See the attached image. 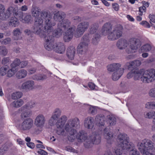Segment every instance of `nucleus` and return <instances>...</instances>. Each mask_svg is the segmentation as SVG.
I'll use <instances>...</instances> for the list:
<instances>
[{
    "mask_svg": "<svg viewBox=\"0 0 155 155\" xmlns=\"http://www.w3.org/2000/svg\"><path fill=\"white\" fill-rule=\"evenodd\" d=\"M41 16L45 17L46 21H45V25L43 28V21L39 19L35 23V27L34 28L35 34L39 35L41 38L45 39V42L44 46L45 48L48 51H50L53 48V44L54 43V37L59 38L61 36L63 32L62 28L58 26V28L55 29L52 33L53 27L56 25L55 21L53 20L51 15H48V13L42 11Z\"/></svg>",
    "mask_w": 155,
    "mask_h": 155,
    "instance_id": "nucleus-1",
    "label": "nucleus"
},
{
    "mask_svg": "<svg viewBox=\"0 0 155 155\" xmlns=\"http://www.w3.org/2000/svg\"><path fill=\"white\" fill-rule=\"evenodd\" d=\"M66 16L65 13L62 11H58L54 14V19L56 21L59 22L58 26L63 28L64 31L63 39L65 42H68L72 39L73 36V32L75 27L74 25L71 27V22L68 19H64Z\"/></svg>",
    "mask_w": 155,
    "mask_h": 155,
    "instance_id": "nucleus-2",
    "label": "nucleus"
},
{
    "mask_svg": "<svg viewBox=\"0 0 155 155\" xmlns=\"http://www.w3.org/2000/svg\"><path fill=\"white\" fill-rule=\"evenodd\" d=\"M134 76L135 80H138L140 78L144 83L152 82L155 80V70L153 69H149L145 71L143 69L140 70L138 69H133L127 75V78H130Z\"/></svg>",
    "mask_w": 155,
    "mask_h": 155,
    "instance_id": "nucleus-3",
    "label": "nucleus"
},
{
    "mask_svg": "<svg viewBox=\"0 0 155 155\" xmlns=\"http://www.w3.org/2000/svg\"><path fill=\"white\" fill-rule=\"evenodd\" d=\"M112 25L110 23H105L101 29V34L103 35H108V39L114 41L117 39L121 36L123 33V27L120 25L115 26L113 31L110 32L112 29Z\"/></svg>",
    "mask_w": 155,
    "mask_h": 155,
    "instance_id": "nucleus-4",
    "label": "nucleus"
},
{
    "mask_svg": "<svg viewBox=\"0 0 155 155\" xmlns=\"http://www.w3.org/2000/svg\"><path fill=\"white\" fill-rule=\"evenodd\" d=\"M117 142H119L118 147L120 149H117L115 150L113 154L110 151L105 152L104 155H121L123 150H126L129 151V149L134 146V144L129 142V138L125 134H120L118 136Z\"/></svg>",
    "mask_w": 155,
    "mask_h": 155,
    "instance_id": "nucleus-5",
    "label": "nucleus"
},
{
    "mask_svg": "<svg viewBox=\"0 0 155 155\" xmlns=\"http://www.w3.org/2000/svg\"><path fill=\"white\" fill-rule=\"evenodd\" d=\"M79 122V119L76 118L68 120L66 124L65 129L69 134V135L67 137L69 141H72L74 139L75 137L74 135L76 133V130L73 129V127L76 125L78 124Z\"/></svg>",
    "mask_w": 155,
    "mask_h": 155,
    "instance_id": "nucleus-6",
    "label": "nucleus"
},
{
    "mask_svg": "<svg viewBox=\"0 0 155 155\" xmlns=\"http://www.w3.org/2000/svg\"><path fill=\"white\" fill-rule=\"evenodd\" d=\"M139 149L143 155H154L152 153L153 149L152 142L149 140L145 139L143 140Z\"/></svg>",
    "mask_w": 155,
    "mask_h": 155,
    "instance_id": "nucleus-7",
    "label": "nucleus"
},
{
    "mask_svg": "<svg viewBox=\"0 0 155 155\" xmlns=\"http://www.w3.org/2000/svg\"><path fill=\"white\" fill-rule=\"evenodd\" d=\"M101 141V136L99 134H96L95 133H93L92 135L84 143V147L86 148H90L93 144H98Z\"/></svg>",
    "mask_w": 155,
    "mask_h": 155,
    "instance_id": "nucleus-8",
    "label": "nucleus"
},
{
    "mask_svg": "<svg viewBox=\"0 0 155 155\" xmlns=\"http://www.w3.org/2000/svg\"><path fill=\"white\" fill-rule=\"evenodd\" d=\"M35 104L34 101H31L22 107L20 109L21 111H23L21 114V118H24L29 117L31 114V112L29 109L34 107Z\"/></svg>",
    "mask_w": 155,
    "mask_h": 155,
    "instance_id": "nucleus-9",
    "label": "nucleus"
},
{
    "mask_svg": "<svg viewBox=\"0 0 155 155\" xmlns=\"http://www.w3.org/2000/svg\"><path fill=\"white\" fill-rule=\"evenodd\" d=\"M67 120V118L65 116H62L56 123V125L57 129L56 133L58 135H64V126Z\"/></svg>",
    "mask_w": 155,
    "mask_h": 155,
    "instance_id": "nucleus-10",
    "label": "nucleus"
},
{
    "mask_svg": "<svg viewBox=\"0 0 155 155\" xmlns=\"http://www.w3.org/2000/svg\"><path fill=\"white\" fill-rule=\"evenodd\" d=\"M4 6L2 4H0V18L2 20H6L10 16L11 13L12 12L16 14L14 7H12L8 8L6 12L4 14Z\"/></svg>",
    "mask_w": 155,
    "mask_h": 155,
    "instance_id": "nucleus-11",
    "label": "nucleus"
},
{
    "mask_svg": "<svg viewBox=\"0 0 155 155\" xmlns=\"http://www.w3.org/2000/svg\"><path fill=\"white\" fill-rule=\"evenodd\" d=\"M130 44V48L126 50V52L128 54L133 53V50H136L141 45L140 40L137 38H132L129 41Z\"/></svg>",
    "mask_w": 155,
    "mask_h": 155,
    "instance_id": "nucleus-12",
    "label": "nucleus"
},
{
    "mask_svg": "<svg viewBox=\"0 0 155 155\" xmlns=\"http://www.w3.org/2000/svg\"><path fill=\"white\" fill-rule=\"evenodd\" d=\"M89 34L84 35L82 38L84 41L80 43L78 45L77 50L80 53H81L84 50H86L87 48L88 43L89 42Z\"/></svg>",
    "mask_w": 155,
    "mask_h": 155,
    "instance_id": "nucleus-13",
    "label": "nucleus"
},
{
    "mask_svg": "<svg viewBox=\"0 0 155 155\" xmlns=\"http://www.w3.org/2000/svg\"><path fill=\"white\" fill-rule=\"evenodd\" d=\"M40 11H41V9L39 8L36 6H33L32 7V8H31V14H32V15L33 16L35 17L36 18V19L35 20L34 25L33 26V32L35 33V32L34 31V28L35 27V23L36 21H38L39 20V19L42 20L43 21V19H44L45 21H46L45 19V17H42L41 16V12L42 11H44L45 12H47L48 13V12L45 11L44 10H42L41 11V17H39V15L40 13ZM49 14H48V15Z\"/></svg>",
    "mask_w": 155,
    "mask_h": 155,
    "instance_id": "nucleus-14",
    "label": "nucleus"
},
{
    "mask_svg": "<svg viewBox=\"0 0 155 155\" xmlns=\"http://www.w3.org/2000/svg\"><path fill=\"white\" fill-rule=\"evenodd\" d=\"M89 24V23L87 22H81L78 24L74 36L77 38L80 37L87 29Z\"/></svg>",
    "mask_w": 155,
    "mask_h": 155,
    "instance_id": "nucleus-15",
    "label": "nucleus"
},
{
    "mask_svg": "<svg viewBox=\"0 0 155 155\" xmlns=\"http://www.w3.org/2000/svg\"><path fill=\"white\" fill-rule=\"evenodd\" d=\"M33 124V120L30 118H28L24 120L22 122L21 126V130L27 131L30 130Z\"/></svg>",
    "mask_w": 155,
    "mask_h": 155,
    "instance_id": "nucleus-16",
    "label": "nucleus"
},
{
    "mask_svg": "<svg viewBox=\"0 0 155 155\" xmlns=\"http://www.w3.org/2000/svg\"><path fill=\"white\" fill-rule=\"evenodd\" d=\"M61 113V110L59 109H55L54 114L49 120V123L50 125H54L55 124L57 119L60 116Z\"/></svg>",
    "mask_w": 155,
    "mask_h": 155,
    "instance_id": "nucleus-17",
    "label": "nucleus"
},
{
    "mask_svg": "<svg viewBox=\"0 0 155 155\" xmlns=\"http://www.w3.org/2000/svg\"><path fill=\"white\" fill-rule=\"evenodd\" d=\"M45 121V118L42 115H39L36 118L35 124L37 127H42Z\"/></svg>",
    "mask_w": 155,
    "mask_h": 155,
    "instance_id": "nucleus-18",
    "label": "nucleus"
},
{
    "mask_svg": "<svg viewBox=\"0 0 155 155\" xmlns=\"http://www.w3.org/2000/svg\"><path fill=\"white\" fill-rule=\"evenodd\" d=\"M54 44H53V48L51 49H54L56 53L59 54H62L65 51V47L64 44L61 42H58L56 44V47H54Z\"/></svg>",
    "mask_w": 155,
    "mask_h": 155,
    "instance_id": "nucleus-19",
    "label": "nucleus"
},
{
    "mask_svg": "<svg viewBox=\"0 0 155 155\" xmlns=\"http://www.w3.org/2000/svg\"><path fill=\"white\" fill-rule=\"evenodd\" d=\"M75 53V49L74 46H70L68 48L66 51V55L69 59L73 60Z\"/></svg>",
    "mask_w": 155,
    "mask_h": 155,
    "instance_id": "nucleus-20",
    "label": "nucleus"
},
{
    "mask_svg": "<svg viewBox=\"0 0 155 155\" xmlns=\"http://www.w3.org/2000/svg\"><path fill=\"white\" fill-rule=\"evenodd\" d=\"M76 137L79 142H83L87 139V134L83 130H81L77 134Z\"/></svg>",
    "mask_w": 155,
    "mask_h": 155,
    "instance_id": "nucleus-21",
    "label": "nucleus"
},
{
    "mask_svg": "<svg viewBox=\"0 0 155 155\" xmlns=\"http://www.w3.org/2000/svg\"><path fill=\"white\" fill-rule=\"evenodd\" d=\"M124 68H120L118 70L114 72L112 75L113 80L114 81L118 80L122 75L124 72Z\"/></svg>",
    "mask_w": 155,
    "mask_h": 155,
    "instance_id": "nucleus-22",
    "label": "nucleus"
},
{
    "mask_svg": "<svg viewBox=\"0 0 155 155\" xmlns=\"http://www.w3.org/2000/svg\"><path fill=\"white\" fill-rule=\"evenodd\" d=\"M94 119L91 117H88L86 118L84 121V126L85 127L88 129L92 128L94 125Z\"/></svg>",
    "mask_w": 155,
    "mask_h": 155,
    "instance_id": "nucleus-23",
    "label": "nucleus"
},
{
    "mask_svg": "<svg viewBox=\"0 0 155 155\" xmlns=\"http://www.w3.org/2000/svg\"><path fill=\"white\" fill-rule=\"evenodd\" d=\"M104 116L103 115H98L96 116V117L95 120L97 122V125L100 128H101L102 127H104Z\"/></svg>",
    "mask_w": 155,
    "mask_h": 155,
    "instance_id": "nucleus-24",
    "label": "nucleus"
},
{
    "mask_svg": "<svg viewBox=\"0 0 155 155\" xmlns=\"http://www.w3.org/2000/svg\"><path fill=\"white\" fill-rule=\"evenodd\" d=\"M104 136L107 140V142L111 143V140L113 137V133L109 131V128L107 127L104 129Z\"/></svg>",
    "mask_w": 155,
    "mask_h": 155,
    "instance_id": "nucleus-25",
    "label": "nucleus"
},
{
    "mask_svg": "<svg viewBox=\"0 0 155 155\" xmlns=\"http://www.w3.org/2000/svg\"><path fill=\"white\" fill-rule=\"evenodd\" d=\"M128 45L127 41L123 38L118 40L117 43V46L118 48L120 49H124Z\"/></svg>",
    "mask_w": 155,
    "mask_h": 155,
    "instance_id": "nucleus-26",
    "label": "nucleus"
},
{
    "mask_svg": "<svg viewBox=\"0 0 155 155\" xmlns=\"http://www.w3.org/2000/svg\"><path fill=\"white\" fill-rule=\"evenodd\" d=\"M106 122L109 126H113L116 124V118L113 115H109L107 117Z\"/></svg>",
    "mask_w": 155,
    "mask_h": 155,
    "instance_id": "nucleus-27",
    "label": "nucleus"
},
{
    "mask_svg": "<svg viewBox=\"0 0 155 155\" xmlns=\"http://www.w3.org/2000/svg\"><path fill=\"white\" fill-rule=\"evenodd\" d=\"M34 84V82L33 81H27L22 84L21 87L22 89L28 91L33 88Z\"/></svg>",
    "mask_w": 155,
    "mask_h": 155,
    "instance_id": "nucleus-28",
    "label": "nucleus"
},
{
    "mask_svg": "<svg viewBox=\"0 0 155 155\" xmlns=\"http://www.w3.org/2000/svg\"><path fill=\"white\" fill-rule=\"evenodd\" d=\"M9 25L12 27H15L18 26L19 24V22L16 17L14 16L10 18V21L8 22Z\"/></svg>",
    "mask_w": 155,
    "mask_h": 155,
    "instance_id": "nucleus-29",
    "label": "nucleus"
},
{
    "mask_svg": "<svg viewBox=\"0 0 155 155\" xmlns=\"http://www.w3.org/2000/svg\"><path fill=\"white\" fill-rule=\"evenodd\" d=\"M120 66L121 65L119 63L113 64L108 65L107 68L108 71L112 72L118 70Z\"/></svg>",
    "mask_w": 155,
    "mask_h": 155,
    "instance_id": "nucleus-30",
    "label": "nucleus"
},
{
    "mask_svg": "<svg viewBox=\"0 0 155 155\" xmlns=\"http://www.w3.org/2000/svg\"><path fill=\"white\" fill-rule=\"evenodd\" d=\"M141 63V62L140 61L135 60L130 63L128 66V69L130 70L132 68H133V69H137V67L140 66Z\"/></svg>",
    "mask_w": 155,
    "mask_h": 155,
    "instance_id": "nucleus-31",
    "label": "nucleus"
},
{
    "mask_svg": "<svg viewBox=\"0 0 155 155\" xmlns=\"http://www.w3.org/2000/svg\"><path fill=\"white\" fill-rule=\"evenodd\" d=\"M13 33L15 36L14 39L15 40H17L21 38V32L18 28H16L14 30Z\"/></svg>",
    "mask_w": 155,
    "mask_h": 155,
    "instance_id": "nucleus-32",
    "label": "nucleus"
},
{
    "mask_svg": "<svg viewBox=\"0 0 155 155\" xmlns=\"http://www.w3.org/2000/svg\"><path fill=\"white\" fill-rule=\"evenodd\" d=\"M27 74V71L24 69H21L17 73L16 76L18 78H22L25 77Z\"/></svg>",
    "mask_w": 155,
    "mask_h": 155,
    "instance_id": "nucleus-33",
    "label": "nucleus"
},
{
    "mask_svg": "<svg viewBox=\"0 0 155 155\" xmlns=\"http://www.w3.org/2000/svg\"><path fill=\"white\" fill-rule=\"evenodd\" d=\"M15 10V11L16 14H15V13L13 12H12L11 13V14H12L14 16H16L17 17H18L19 18V20L21 21H23V13L22 12H19L18 13V11H17V9L15 8H14Z\"/></svg>",
    "mask_w": 155,
    "mask_h": 155,
    "instance_id": "nucleus-34",
    "label": "nucleus"
},
{
    "mask_svg": "<svg viewBox=\"0 0 155 155\" xmlns=\"http://www.w3.org/2000/svg\"><path fill=\"white\" fill-rule=\"evenodd\" d=\"M151 45L148 44H146L142 46L140 48L141 52L144 51H148L151 50Z\"/></svg>",
    "mask_w": 155,
    "mask_h": 155,
    "instance_id": "nucleus-35",
    "label": "nucleus"
},
{
    "mask_svg": "<svg viewBox=\"0 0 155 155\" xmlns=\"http://www.w3.org/2000/svg\"><path fill=\"white\" fill-rule=\"evenodd\" d=\"M23 101L21 99L15 101L12 103L13 106L15 107H20L23 104Z\"/></svg>",
    "mask_w": 155,
    "mask_h": 155,
    "instance_id": "nucleus-36",
    "label": "nucleus"
},
{
    "mask_svg": "<svg viewBox=\"0 0 155 155\" xmlns=\"http://www.w3.org/2000/svg\"><path fill=\"white\" fill-rule=\"evenodd\" d=\"M22 95V93L21 92H16L12 94V98L13 99H16L21 98Z\"/></svg>",
    "mask_w": 155,
    "mask_h": 155,
    "instance_id": "nucleus-37",
    "label": "nucleus"
},
{
    "mask_svg": "<svg viewBox=\"0 0 155 155\" xmlns=\"http://www.w3.org/2000/svg\"><path fill=\"white\" fill-rule=\"evenodd\" d=\"M21 63V61L19 59H15L13 62L11 64V66L12 68L15 69V68L18 66Z\"/></svg>",
    "mask_w": 155,
    "mask_h": 155,
    "instance_id": "nucleus-38",
    "label": "nucleus"
},
{
    "mask_svg": "<svg viewBox=\"0 0 155 155\" xmlns=\"http://www.w3.org/2000/svg\"><path fill=\"white\" fill-rule=\"evenodd\" d=\"M8 68L9 67L6 65L1 67L0 69V75L2 76L5 75Z\"/></svg>",
    "mask_w": 155,
    "mask_h": 155,
    "instance_id": "nucleus-39",
    "label": "nucleus"
},
{
    "mask_svg": "<svg viewBox=\"0 0 155 155\" xmlns=\"http://www.w3.org/2000/svg\"><path fill=\"white\" fill-rule=\"evenodd\" d=\"M134 146L130 148L129 151H130L129 155H140V153L137 150L134 149Z\"/></svg>",
    "mask_w": 155,
    "mask_h": 155,
    "instance_id": "nucleus-40",
    "label": "nucleus"
},
{
    "mask_svg": "<svg viewBox=\"0 0 155 155\" xmlns=\"http://www.w3.org/2000/svg\"><path fill=\"white\" fill-rule=\"evenodd\" d=\"M146 107L148 109H155V102H150L147 103L146 104Z\"/></svg>",
    "mask_w": 155,
    "mask_h": 155,
    "instance_id": "nucleus-41",
    "label": "nucleus"
},
{
    "mask_svg": "<svg viewBox=\"0 0 155 155\" xmlns=\"http://www.w3.org/2000/svg\"><path fill=\"white\" fill-rule=\"evenodd\" d=\"M46 76L44 74L35 75L33 77L34 79H36L37 80H43L46 79Z\"/></svg>",
    "mask_w": 155,
    "mask_h": 155,
    "instance_id": "nucleus-42",
    "label": "nucleus"
},
{
    "mask_svg": "<svg viewBox=\"0 0 155 155\" xmlns=\"http://www.w3.org/2000/svg\"><path fill=\"white\" fill-rule=\"evenodd\" d=\"M144 116L146 118L149 119L153 118L155 117V112L153 111H150L147 113L146 114H144Z\"/></svg>",
    "mask_w": 155,
    "mask_h": 155,
    "instance_id": "nucleus-43",
    "label": "nucleus"
},
{
    "mask_svg": "<svg viewBox=\"0 0 155 155\" xmlns=\"http://www.w3.org/2000/svg\"><path fill=\"white\" fill-rule=\"evenodd\" d=\"M98 27V24H94L91 28H90L89 32L90 34H93L96 32Z\"/></svg>",
    "mask_w": 155,
    "mask_h": 155,
    "instance_id": "nucleus-44",
    "label": "nucleus"
},
{
    "mask_svg": "<svg viewBox=\"0 0 155 155\" xmlns=\"http://www.w3.org/2000/svg\"><path fill=\"white\" fill-rule=\"evenodd\" d=\"M100 37V35L98 34H96L94 36V38L92 40V42L94 45L97 44L99 39Z\"/></svg>",
    "mask_w": 155,
    "mask_h": 155,
    "instance_id": "nucleus-45",
    "label": "nucleus"
},
{
    "mask_svg": "<svg viewBox=\"0 0 155 155\" xmlns=\"http://www.w3.org/2000/svg\"><path fill=\"white\" fill-rule=\"evenodd\" d=\"M7 49L5 46L0 47V55L5 56L7 54Z\"/></svg>",
    "mask_w": 155,
    "mask_h": 155,
    "instance_id": "nucleus-46",
    "label": "nucleus"
},
{
    "mask_svg": "<svg viewBox=\"0 0 155 155\" xmlns=\"http://www.w3.org/2000/svg\"><path fill=\"white\" fill-rule=\"evenodd\" d=\"M15 69L14 68H12L11 69L8 70L7 73V77H11L16 72Z\"/></svg>",
    "mask_w": 155,
    "mask_h": 155,
    "instance_id": "nucleus-47",
    "label": "nucleus"
},
{
    "mask_svg": "<svg viewBox=\"0 0 155 155\" xmlns=\"http://www.w3.org/2000/svg\"><path fill=\"white\" fill-rule=\"evenodd\" d=\"M32 21L31 16L30 15H27L25 16L23 18V21H22V22L25 23H30Z\"/></svg>",
    "mask_w": 155,
    "mask_h": 155,
    "instance_id": "nucleus-48",
    "label": "nucleus"
},
{
    "mask_svg": "<svg viewBox=\"0 0 155 155\" xmlns=\"http://www.w3.org/2000/svg\"><path fill=\"white\" fill-rule=\"evenodd\" d=\"M146 10V8L145 6L140 7L139 8V15L142 16L144 13H145Z\"/></svg>",
    "mask_w": 155,
    "mask_h": 155,
    "instance_id": "nucleus-49",
    "label": "nucleus"
},
{
    "mask_svg": "<svg viewBox=\"0 0 155 155\" xmlns=\"http://www.w3.org/2000/svg\"><path fill=\"white\" fill-rule=\"evenodd\" d=\"M140 24L144 26V27L150 28V25L146 21H143L140 23Z\"/></svg>",
    "mask_w": 155,
    "mask_h": 155,
    "instance_id": "nucleus-50",
    "label": "nucleus"
},
{
    "mask_svg": "<svg viewBox=\"0 0 155 155\" xmlns=\"http://www.w3.org/2000/svg\"><path fill=\"white\" fill-rule=\"evenodd\" d=\"M11 41V38H7L4 39L2 42V44L3 45H6L10 43Z\"/></svg>",
    "mask_w": 155,
    "mask_h": 155,
    "instance_id": "nucleus-51",
    "label": "nucleus"
},
{
    "mask_svg": "<svg viewBox=\"0 0 155 155\" xmlns=\"http://www.w3.org/2000/svg\"><path fill=\"white\" fill-rule=\"evenodd\" d=\"M96 111L97 110L94 107L91 106L89 108L88 112L89 113L94 114Z\"/></svg>",
    "mask_w": 155,
    "mask_h": 155,
    "instance_id": "nucleus-52",
    "label": "nucleus"
},
{
    "mask_svg": "<svg viewBox=\"0 0 155 155\" xmlns=\"http://www.w3.org/2000/svg\"><path fill=\"white\" fill-rule=\"evenodd\" d=\"M10 59L9 58H5L3 59L2 62L3 64H6L9 62Z\"/></svg>",
    "mask_w": 155,
    "mask_h": 155,
    "instance_id": "nucleus-53",
    "label": "nucleus"
},
{
    "mask_svg": "<svg viewBox=\"0 0 155 155\" xmlns=\"http://www.w3.org/2000/svg\"><path fill=\"white\" fill-rule=\"evenodd\" d=\"M113 8L114 10L116 11H118L119 9V5L117 3H114L112 4Z\"/></svg>",
    "mask_w": 155,
    "mask_h": 155,
    "instance_id": "nucleus-54",
    "label": "nucleus"
},
{
    "mask_svg": "<svg viewBox=\"0 0 155 155\" xmlns=\"http://www.w3.org/2000/svg\"><path fill=\"white\" fill-rule=\"evenodd\" d=\"M37 153L41 155H48V153L46 151L41 149L38 150Z\"/></svg>",
    "mask_w": 155,
    "mask_h": 155,
    "instance_id": "nucleus-55",
    "label": "nucleus"
},
{
    "mask_svg": "<svg viewBox=\"0 0 155 155\" xmlns=\"http://www.w3.org/2000/svg\"><path fill=\"white\" fill-rule=\"evenodd\" d=\"M28 64V61H24L21 62V63L20 64L21 65V68H24L26 67Z\"/></svg>",
    "mask_w": 155,
    "mask_h": 155,
    "instance_id": "nucleus-56",
    "label": "nucleus"
},
{
    "mask_svg": "<svg viewBox=\"0 0 155 155\" xmlns=\"http://www.w3.org/2000/svg\"><path fill=\"white\" fill-rule=\"evenodd\" d=\"M65 150L68 151L70 152H74L75 150L72 147L69 146L66 147Z\"/></svg>",
    "mask_w": 155,
    "mask_h": 155,
    "instance_id": "nucleus-57",
    "label": "nucleus"
},
{
    "mask_svg": "<svg viewBox=\"0 0 155 155\" xmlns=\"http://www.w3.org/2000/svg\"><path fill=\"white\" fill-rule=\"evenodd\" d=\"M150 20L153 23H155V15L153 14H150L149 16Z\"/></svg>",
    "mask_w": 155,
    "mask_h": 155,
    "instance_id": "nucleus-58",
    "label": "nucleus"
},
{
    "mask_svg": "<svg viewBox=\"0 0 155 155\" xmlns=\"http://www.w3.org/2000/svg\"><path fill=\"white\" fill-rule=\"evenodd\" d=\"M88 86L91 89H94L95 88V84L92 82H89L88 84Z\"/></svg>",
    "mask_w": 155,
    "mask_h": 155,
    "instance_id": "nucleus-59",
    "label": "nucleus"
},
{
    "mask_svg": "<svg viewBox=\"0 0 155 155\" xmlns=\"http://www.w3.org/2000/svg\"><path fill=\"white\" fill-rule=\"evenodd\" d=\"M27 146L31 148H33L35 147V144L32 142H28L27 143Z\"/></svg>",
    "mask_w": 155,
    "mask_h": 155,
    "instance_id": "nucleus-60",
    "label": "nucleus"
},
{
    "mask_svg": "<svg viewBox=\"0 0 155 155\" xmlns=\"http://www.w3.org/2000/svg\"><path fill=\"white\" fill-rule=\"evenodd\" d=\"M42 131V127H40V129L38 128H36L35 129L34 133L36 134H38Z\"/></svg>",
    "mask_w": 155,
    "mask_h": 155,
    "instance_id": "nucleus-61",
    "label": "nucleus"
},
{
    "mask_svg": "<svg viewBox=\"0 0 155 155\" xmlns=\"http://www.w3.org/2000/svg\"><path fill=\"white\" fill-rule=\"evenodd\" d=\"M127 18L128 20L131 21H134V18L130 15H127Z\"/></svg>",
    "mask_w": 155,
    "mask_h": 155,
    "instance_id": "nucleus-62",
    "label": "nucleus"
},
{
    "mask_svg": "<svg viewBox=\"0 0 155 155\" xmlns=\"http://www.w3.org/2000/svg\"><path fill=\"white\" fill-rule=\"evenodd\" d=\"M102 2L106 6H109L110 4L106 0H101Z\"/></svg>",
    "mask_w": 155,
    "mask_h": 155,
    "instance_id": "nucleus-63",
    "label": "nucleus"
},
{
    "mask_svg": "<svg viewBox=\"0 0 155 155\" xmlns=\"http://www.w3.org/2000/svg\"><path fill=\"white\" fill-rule=\"evenodd\" d=\"M36 69L35 68H32L30 69L29 71V73L30 74H32L35 72Z\"/></svg>",
    "mask_w": 155,
    "mask_h": 155,
    "instance_id": "nucleus-64",
    "label": "nucleus"
}]
</instances>
